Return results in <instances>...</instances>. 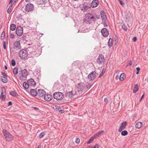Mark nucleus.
<instances>
[{"mask_svg":"<svg viewBox=\"0 0 148 148\" xmlns=\"http://www.w3.org/2000/svg\"><path fill=\"white\" fill-rule=\"evenodd\" d=\"M23 86L24 88L26 89H27L29 87V86L28 85V83L24 82L23 84Z\"/></svg>","mask_w":148,"mask_h":148,"instance_id":"30","label":"nucleus"},{"mask_svg":"<svg viewBox=\"0 0 148 148\" xmlns=\"http://www.w3.org/2000/svg\"><path fill=\"white\" fill-rule=\"evenodd\" d=\"M4 67L5 70H6L7 69V67L6 66H5Z\"/></svg>","mask_w":148,"mask_h":148,"instance_id":"59","label":"nucleus"},{"mask_svg":"<svg viewBox=\"0 0 148 148\" xmlns=\"http://www.w3.org/2000/svg\"><path fill=\"white\" fill-rule=\"evenodd\" d=\"M132 62L131 61H130L128 62V64L130 65H131L132 64Z\"/></svg>","mask_w":148,"mask_h":148,"instance_id":"55","label":"nucleus"},{"mask_svg":"<svg viewBox=\"0 0 148 148\" xmlns=\"http://www.w3.org/2000/svg\"><path fill=\"white\" fill-rule=\"evenodd\" d=\"M45 92L42 89H38V92L37 96L39 98L41 99L44 97L45 94Z\"/></svg>","mask_w":148,"mask_h":148,"instance_id":"10","label":"nucleus"},{"mask_svg":"<svg viewBox=\"0 0 148 148\" xmlns=\"http://www.w3.org/2000/svg\"><path fill=\"white\" fill-rule=\"evenodd\" d=\"M99 4V2L97 0H93L91 3V5L92 8L96 7Z\"/></svg>","mask_w":148,"mask_h":148,"instance_id":"20","label":"nucleus"},{"mask_svg":"<svg viewBox=\"0 0 148 148\" xmlns=\"http://www.w3.org/2000/svg\"><path fill=\"white\" fill-rule=\"evenodd\" d=\"M10 3H12V0H10Z\"/></svg>","mask_w":148,"mask_h":148,"instance_id":"62","label":"nucleus"},{"mask_svg":"<svg viewBox=\"0 0 148 148\" xmlns=\"http://www.w3.org/2000/svg\"><path fill=\"white\" fill-rule=\"evenodd\" d=\"M5 35V32L4 31H3L2 32V33L1 34V40H3L4 39Z\"/></svg>","mask_w":148,"mask_h":148,"instance_id":"36","label":"nucleus"},{"mask_svg":"<svg viewBox=\"0 0 148 148\" xmlns=\"http://www.w3.org/2000/svg\"><path fill=\"white\" fill-rule=\"evenodd\" d=\"M112 40L113 39L111 38H110L109 39L108 41V45L109 48L111 47L112 44Z\"/></svg>","mask_w":148,"mask_h":148,"instance_id":"29","label":"nucleus"},{"mask_svg":"<svg viewBox=\"0 0 148 148\" xmlns=\"http://www.w3.org/2000/svg\"><path fill=\"white\" fill-rule=\"evenodd\" d=\"M97 76V73L95 71L90 73L88 76V79L89 81L94 79Z\"/></svg>","mask_w":148,"mask_h":148,"instance_id":"8","label":"nucleus"},{"mask_svg":"<svg viewBox=\"0 0 148 148\" xmlns=\"http://www.w3.org/2000/svg\"><path fill=\"white\" fill-rule=\"evenodd\" d=\"M33 57H36L38 56L40 54V52L38 49L33 51L29 52Z\"/></svg>","mask_w":148,"mask_h":148,"instance_id":"15","label":"nucleus"},{"mask_svg":"<svg viewBox=\"0 0 148 148\" xmlns=\"http://www.w3.org/2000/svg\"><path fill=\"white\" fill-rule=\"evenodd\" d=\"M144 94L142 96V97H141V99L140 100V101H141V100L143 98V97H144Z\"/></svg>","mask_w":148,"mask_h":148,"instance_id":"57","label":"nucleus"},{"mask_svg":"<svg viewBox=\"0 0 148 148\" xmlns=\"http://www.w3.org/2000/svg\"><path fill=\"white\" fill-rule=\"evenodd\" d=\"M104 101L106 103H107L108 102V100L107 98H105L104 99Z\"/></svg>","mask_w":148,"mask_h":148,"instance_id":"49","label":"nucleus"},{"mask_svg":"<svg viewBox=\"0 0 148 148\" xmlns=\"http://www.w3.org/2000/svg\"><path fill=\"white\" fill-rule=\"evenodd\" d=\"M136 69L137 70V71H138L139 72V71L140 70V68L139 67H138L136 68Z\"/></svg>","mask_w":148,"mask_h":148,"instance_id":"54","label":"nucleus"},{"mask_svg":"<svg viewBox=\"0 0 148 148\" xmlns=\"http://www.w3.org/2000/svg\"><path fill=\"white\" fill-rule=\"evenodd\" d=\"M12 6L11 5L10 6L7 10V12L8 14H10L11 13L12 10Z\"/></svg>","mask_w":148,"mask_h":148,"instance_id":"37","label":"nucleus"},{"mask_svg":"<svg viewBox=\"0 0 148 148\" xmlns=\"http://www.w3.org/2000/svg\"><path fill=\"white\" fill-rule=\"evenodd\" d=\"M138 90V84H136L135 85L134 88V89L133 92V93H136Z\"/></svg>","mask_w":148,"mask_h":148,"instance_id":"28","label":"nucleus"},{"mask_svg":"<svg viewBox=\"0 0 148 148\" xmlns=\"http://www.w3.org/2000/svg\"><path fill=\"white\" fill-rule=\"evenodd\" d=\"M118 1L119 2L120 4L122 5L123 6V5L124 4L123 3L121 0H118Z\"/></svg>","mask_w":148,"mask_h":148,"instance_id":"45","label":"nucleus"},{"mask_svg":"<svg viewBox=\"0 0 148 148\" xmlns=\"http://www.w3.org/2000/svg\"><path fill=\"white\" fill-rule=\"evenodd\" d=\"M3 132L5 139L8 141H11L14 138V136L9 133L6 130H3Z\"/></svg>","mask_w":148,"mask_h":148,"instance_id":"4","label":"nucleus"},{"mask_svg":"<svg viewBox=\"0 0 148 148\" xmlns=\"http://www.w3.org/2000/svg\"><path fill=\"white\" fill-rule=\"evenodd\" d=\"M101 32L103 36L104 37H106L108 35L109 32L106 28H103L101 30Z\"/></svg>","mask_w":148,"mask_h":148,"instance_id":"17","label":"nucleus"},{"mask_svg":"<svg viewBox=\"0 0 148 148\" xmlns=\"http://www.w3.org/2000/svg\"><path fill=\"white\" fill-rule=\"evenodd\" d=\"M30 92L31 95L34 96H37L38 92L35 89H32L30 90Z\"/></svg>","mask_w":148,"mask_h":148,"instance_id":"22","label":"nucleus"},{"mask_svg":"<svg viewBox=\"0 0 148 148\" xmlns=\"http://www.w3.org/2000/svg\"><path fill=\"white\" fill-rule=\"evenodd\" d=\"M127 3H128V0H125Z\"/></svg>","mask_w":148,"mask_h":148,"instance_id":"63","label":"nucleus"},{"mask_svg":"<svg viewBox=\"0 0 148 148\" xmlns=\"http://www.w3.org/2000/svg\"><path fill=\"white\" fill-rule=\"evenodd\" d=\"M27 82L28 83V85L29 86V87H34L36 85V82L34 79L32 78H30V79H28Z\"/></svg>","mask_w":148,"mask_h":148,"instance_id":"16","label":"nucleus"},{"mask_svg":"<svg viewBox=\"0 0 148 148\" xmlns=\"http://www.w3.org/2000/svg\"><path fill=\"white\" fill-rule=\"evenodd\" d=\"M16 28V26L15 24H12L10 25V29L12 31H14Z\"/></svg>","mask_w":148,"mask_h":148,"instance_id":"27","label":"nucleus"},{"mask_svg":"<svg viewBox=\"0 0 148 148\" xmlns=\"http://www.w3.org/2000/svg\"><path fill=\"white\" fill-rule=\"evenodd\" d=\"M3 46L4 49H6V42L4 41L3 42Z\"/></svg>","mask_w":148,"mask_h":148,"instance_id":"46","label":"nucleus"},{"mask_svg":"<svg viewBox=\"0 0 148 148\" xmlns=\"http://www.w3.org/2000/svg\"><path fill=\"white\" fill-rule=\"evenodd\" d=\"M121 135L123 136H125L128 134L127 132L125 130L121 132Z\"/></svg>","mask_w":148,"mask_h":148,"instance_id":"31","label":"nucleus"},{"mask_svg":"<svg viewBox=\"0 0 148 148\" xmlns=\"http://www.w3.org/2000/svg\"><path fill=\"white\" fill-rule=\"evenodd\" d=\"M86 90V88L85 84L81 82L78 84L76 88L75 89V93L77 95H80Z\"/></svg>","mask_w":148,"mask_h":148,"instance_id":"2","label":"nucleus"},{"mask_svg":"<svg viewBox=\"0 0 148 148\" xmlns=\"http://www.w3.org/2000/svg\"><path fill=\"white\" fill-rule=\"evenodd\" d=\"M142 125L143 123L142 122H138L136 124L135 127L136 128L140 129L142 127Z\"/></svg>","mask_w":148,"mask_h":148,"instance_id":"23","label":"nucleus"},{"mask_svg":"<svg viewBox=\"0 0 148 148\" xmlns=\"http://www.w3.org/2000/svg\"><path fill=\"white\" fill-rule=\"evenodd\" d=\"M38 148H41V146H39L38 147Z\"/></svg>","mask_w":148,"mask_h":148,"instance_id":"61","label":"nucleus"},{"mask_svg":"<svg viewBox=\"0 0 148 148\" xmlns=\"http://www.w3.org/2000/svg\"><path fill=\"white\" fill-rule=\"evenodd\" d=\"M96 19L90 13H87L84 17L83 24L89 27L92 23V21H95Z\"/></svg>","mask_w":148,"mask_h":148,"instance_id":"1","label":"nucleus"},{"mask_svg":"<svg viewBox=\"0 0 148 148\" xmlns=\"http://www.w3.org/2000/svg\"><path fill=\"white\" fill-rule=\"evenodd\" d=\"M2 74L3 75V76H4V77H7V75L4 72H2Z\"/></svg>","mask_w":148,"mask_h":148,"instance_id":"48","label":"nucleus"},{"mask_svg":"<svg viewBox=\"0 0 148 148\" xmlns=\"http://www.w3.org/2000/svg\"><path fill=\"white\" fill-rule=\"evenodd\" d=\"M28 75V73L27 70L25 69H24L19 71L18 76L20 80H25L26 79Z\"/></svg>","mask_w":148,"mask_h":148,"instance_id":"3","label":"nucleus"},{"mask_svg":"<svg viewBox=\"0 0 148 148\" xmlns=\"http://www.w3.org/2000/svg\"><path fill=\"white\" fill-rule=\"evenodd\" d=\"M47 1V0H38L37 3L39 5L45 4Z\"/></svg>","mask_w":148,"mask_h":148,"instance_id":"25","label":"nucleus"},{"mask_svg":"<svg viewBox=\"0 0 148 148\" xmlns=\"http://www.w3.org/2000/svg\"><path fill=\"white\" fill-rule=\"evenodd\" d=\"M136 37H134L132 39V40L134 42H135L136 40Z\"/></svg>","mask_w":148,"mask_h":148,"instance_id":"50","label":"nucleus"},{"mask_svg":"<svg viewBox=\"0 0 148 148\" xmlns=\"http://www.w3.org/2000/svg\"><path fill=\"white\" fill-rule=\"evenodd\" d=\"M6 94H4L3 93H1V95L0 97V98L3 100H4L5 99Z\"/></svg>","mask_w":148,"mask_h":148,"instance_id":"32","label":"nucleus"},{"mask_svg":"<svg viewBox=\"0 0 148 148\" xmlns=\"http://www.w3.org/2000/svg\"><path fill=\"white\" fill-rule=\"evenodd\" d=\"M14 35L13 34H11L10 36V37L11 38H14Z\"/></svg>","mask_w":148,"mask_h":148,"instance_id":"47","label":"nucleus"},{"mask_svg":"<svg viewBox=\"0 0 148 148\" xmlns=\"http://www.w3.org/2000/svg\"><path fill=\"white\" fill-rule=\"evenodd\" d=\"M11 64L12 66H14L16 65V62L15 60H12L11 61Z\"/></svg>","mask_w":148,"mask_h":148,"instance_id":"42","label":"nucleus"},{"mask_svg":"<svg viewBox=\"0 0 148 148\" xmlns=\"http://www.w3.org/2000/svg\"><path fill=\"white\" fill-rule=\"evenodd\" d=\"M139 73V72H138V71H137L136 72V74H138Z\"/></svg>","mask_w":148,"mask_h":148,"instance_id":"60","label":"nucleus"},{"mask_svg":"<svg viewBox=\"0 0 148 148\" xmlns=\"http://www.w3.org/2000/svg\"><path fill=\"white\" fill-rule=\"evenodd\" d=\"M90 5L87 3H84L82 7H80V9L84 11H85L90 8Z\"/></svg>","mask_w":148,"mask_h":148,"instance_id":"14","label":"nucleus"},{"mask_svg":"<svg viewBox=\"0 0 148 148\" xmlns=\"http://www.w3.org/2000/svg\"><path fill=\"white\" fill-rule=\"evenodd\" d=\"M117 77H119V76L118 75L116 76V77L117 78Z\"/></svg>","mask_w":148,"mask_h":148,"instance_id":"64","label":"nucleus"},{"mask_svg":"<svg viewBox=\"0 0 148 148\" xmlns=\"http://www.w3.org/2000/svg\"><path fill=\"white\" fill-rule=\"evenodd\" d=\"M18 69L16 67L14 68L13 70V72L14 74L15 75H16L18 73Z\"/></svg>","mask_w":148,"mask_h":148,"instance_id":"35","label":"nucleus"},{"mask_svg":"<svg viewBox=\"0 0 148 148\" xmlns=\"http://www.w3.org/2000/svg\"><path fill=\"white\" fill-rule=\"evenodd\" d=\"M59 112L60 113H63L64 112V110H60L59 111Z\"/></svg>","mask_w":148,"mask_h":148,"instance_id":"51","label":"nucleus"},{"mask_svg":"<svg viewBox=\"0 0 148 148\" xmlns=\"http://www.w3.org/2000/svg\"><path fill=\"white\" fill-rule=\"evenodd\" d=\"M0 78L1 80L3 83H6L8 82V80L5 77L1 76Z\"/></svg>","mask_w":148,"mask_h":148,"instance_id":"26","label":"nucleus"},{"mask_svg":"<svg viewBox=\"0 0 148 148\" xmlns=\"http://www.w3.org/2000/svg\"><path fill=\"white\" fill-rule=\"evenodd\" d=\"M104 56L102 54L99 55L97 60V62L99 64H102L104 61Z\"/></svg>","mask_w":148,"mask_h":148,"instance_id":"11","label":"nucleus"},{"mask_svg":"<svg viewBox=\"0 0 148 148\" xmlns=\"http://www.w3.org/2000/svg\"><path fill=\"white\" fill-rule=\"evenodd\" d=\"M23 38V39H25V38H26V37L25 36H23L22 37Z\"/></svg>","mask_w":148,"mask_h":148,"instance_id":"58","label":"nucleus"},{"mask_svg":"<svg viewBox=\"0 0 148 148\" xmlns=\"http://www.w3.org/2000/svg\"><path fill=\"white\" fill-rule=\"evenodd\" d=\"M45 134V132H43L41 133L39 136V138L40 139L42 138Z\"/></svg>","mask_w":148,"mask_h":148,"instance_id":"33","label":"nucleus"},{"mask_svg":"<svg viewBox=\"0 0 148 148\" xmlns=\"http://www.w3.org/2000/svg\"><path fill=\"white\" fill-rule=\"evenodd\" d=\"M16 93L15 91H13L11 92H10V94L12 96L16 97Z\"/></svg>","mask_w":148,"mask_h":148,"instance_id":"34","label":"nucleus"},{"mask_svg":"<svg viewBox=\"0 0 148 148\" xmlns=\"http://www.w3.org/2000/svg\"><path fill=\"white\" fill-rule=\"evenodd\" d=\"M44 98L45 100L47 101H50L51 100L52 98V95L49 94H47L45 95L44 96Z\"/></svg>","mask_w":148,"mask_h":148,"instance_id":"19","label":"nucleus"},{"mask_svg":"<svg viewBox=\"0 0 148 148\" xmlns=\"http://www.w3.org/2000/svg\"><path fill=\"white\" fill-rule=\"evenodd\" d=\"M16 32L18 36L21 35L23 32V27L21 26L17 27L16 28Z\"/></svg>","mask_w":148,"mask_h":148,"instance_id":"12","label":"nucleus"},{"mask_svg":"<svg viewBox=\"0 0 148 148\" xmlns=\"http://www.w3.org/2000/svg\"><path fill=\"white\" fill-rule=\"evenodd\" d=\"M122 28L125 31H126L127 30V27L125 25H123L122 26Z\"/></svg>","mask_w":148,"mask_h":148,"instance_id":"44","label":"nucleus"},{"mask_svg":"<svg viewBox=\"0 0 148 148\" xmlns=\"http://www.w3.org/2000/svg\"><path fill=\"white\" fill-rule=\"evenodd\" d=\"M2 93L4 94H6V89L4 87L2 88V89L1 93Z\"/></svg>","mask_w":148,"mask_h":148,"instance_id":"39","label":"nucleus"},{"mask_svg":"<svg viewBox=\"0 0 148 148\" xmlns=\"http://www.w3.org/2000/svg\"><path fill=\"white\" fill-rule=\"evenodd\" d=\"M126 75L124 73H122L119 76V80L121 81L123 80L125 78Z\"/></svg>","mask_w":148,"mask_h":148,"instance_id":"24","label":"nucleus"},{"mask_svg":"<svg viewBox=\"0 0 148 148\" xmlns=\"http://www.w3.org/2000/svg\"><path fill=\"white\" fill-rule=\"evenodd\" d=\"M13 47L16 50H18L21 49L20 43L19 41H16L14 43Z\"/></svg>","mask_w":148,"mask_h":148,"instance_id":"13","label":"nucleus"},{"mask_svg":"<svg viewBox=\"0 0 148 148\" xmlns=\"http://www.w3.org/2000/svg\"><path fill=\"white\" fill-rule=\"evenodd\" d=\"M127 125V122L126 121L124 122L121 124V125L120 126L119 128L118 129V131L120 132L122 130H124L126 127V126Z\"/></svg>","mask_w":148,"mask_h":148,"instance_id":"18","label":"nucleus"},{"mask_svg":"<svg viewBox=\"0 0 148 148\" xmlns=\"http://www.w3.org/2000/svg\"><path fill=\"white\" fill-rule=\"evenodd\" d=\"M75 142L77 143H79L80 142V139L79 138H76Z\"/></svg>","mask_w":148,"mask_h":148,"instance_id":"43","label":"nucleus"},{"mask_svg":"<svg viewBox=\"0 0 148 148\" xmlns=\"http://www.w3.org/2000/svg\"><path fill=\"white\" fill-rule=\"evenodd\" d=\"M53 98L57 100H62L64 97V94L62 92H55L53 95Z\"/></svg>","mask_w":148,"mask_h":148,"instance_id":"5","label":"nucleus"},{"mask_svg":"<svg viewBox=\"0 0 148 148\" xmlns=\"http://www.w3.org/2000/svg\"><path fill=\"white\" fill-rule=\"evenodd\" d=\"M12 105V103L11 101H9L8 103V106H10Z\"/></svg>","mask_w":148,"mask_h":148,"instance_id":"52","label":"nucleus"},{"mask_svg":"<svg viewBox=\"0 0 148 148\" xmlns=\"http://www.w3.org/2000/svg\"><path fill=\"white\" fill-rule=\"evenodd\" d=\"M92 86V85H91L90 84H89L88 85L86 86V89L90 88Z\"/></svg>","mask_w":148,"mask_h":148,"instance_id":"41","label":"nucleus"},{"mask_svg":"<svg viewBox=\"0 0 148 148\" xmlns=\"http://www.w3.org/2000/svg\"><path fill=\"white\" fill-rule=\"evenodd\" d=\"M19 57L22 59H24L27 58L28 56L27 51L24 49L21 50L19 53Z\"/></svg>","mask_w":148,"mask_h":148,"instance_id":"6","label":"nucleus"},{"mask_svg":"<svg viewBox=\"0 0 148 148\" xmlns=\"http://www.w3.org/2000/svg\"><path fill=\"white\" fill-rule=\"evenodd\" d=\"M103 71L100 74V75H99V77L100 78L102 76V75H103Z\"/></svg>","mask_w":148,"mask_h":148,"instance_id":"53","label":"nucleus"},{"mask_svg":"<svg viewBox=\"0 0 148 148\" xmlns=\"http://www.w3.org/2000/svg\"><path fill=\"white\" fill-rule=\"evenodd\" d=\"M34 9V5L31 3H28L26 5L25 8L26 11L30 12L32 11Z\"/></svg>","mask_w":148,"mask_h":148,"instance_id":"9","label":"nucleus"},{"mask_svg":"<svg viewBox=\"0 0 148 148\" xmlns=\"http://www.w3.org/2000/svg\"><path fill=\"white\" fill-rule=\"evenodd\" d=\"M94 137H92L87 142V144H90L94 140Z\"/></svg>","mask_w":148,"mask_h":148,"instance_id":"38","label":"nucleus"},{"mask_svg":"<svg viewBox=\"0 0 148 148\" xmlns=\"http://www.w3.org/2000/svg\"><path fill=\"white\" fill-rule=\"evenodd\" d=\"M103 132V131L101 130L99 132L97 133L96 134V135L97 136H99V135H100L101 133H102Z\"/></svg>","mask_w":148,"mask_h":148,"instance_id":"40","label":"nucleus"},{"mask_svg":"<svg viewBox=\"0 0 148 148\" xmlns=\"http://www.w3.org/2000/svg\"><path fill=\"white\" fill-rule=\"evenodd\" d=\"M75 90L67 92L66 93V94L65 95V97L66 99L69 100V98H71L73 95H77L76 94H75Z\"/></svg>","mask_w":148,"mask_h":148,"instance_id":"7","label":"nucleus"},{"mask_svg":"<svg viewBox=\"0 0 148 148\" xmlns=\"http://www.w3.org/2000/svg\"><path fill=\"white\" fill-rule=\"evenodd\" d=\"M101 15L103 20L106 21L107 19L106 16L103 11H101Z\"/></svg>","mask_w":148,"mask_h":148,"instance_id":"21","label":"nucleus"},{"mask_svg":"<svg viewBox=\"0 0 148 148\" xmlns=\"http://www.w3.org/2000/svg\"><path fill=\"white\" fill-rule=\"evenodd\" d=\"M34 109L35 110H38V108L36 107H34Z\"/></svg>","mask_w":148,"mask_h":148,"instance_id":"56","label":"nucleus"}]
</instances>
